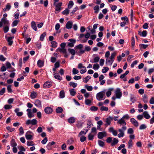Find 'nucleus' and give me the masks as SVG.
Wrapping results in <instances>:
<instances>
[{
    "label": "nucleus",
    "instance_id": "obj_1",
    "mask_svg": "<svg viewBox=\"0 0 154 154\" xmlns=\"http://www.w3.org/2000/svg\"><path fill=\"white\" fill-rule=\"evenodd\" d=\"M57 68H53V75L54 78L59 80L60 81L62 79V77L59 75V73L61 75L64 74V70L63 69H61L59 70V73L57 70Z\"/></svg>",
    "mask_w": 154,
    "mask_h": 154
},
{
    "label": "nucleus",
    "instance_id": "obj_2",
    "mask_svg": "<svg viewBox=\"0 0 154 154\" xmlns=\"http://www.w3.org/2000/svg\"><path fill=\"white\" fill-rule=\"evenodd\" d=\"M105 93L102 91L98 93L96 95V98L99 101L105 99Z\"/></svg>",
    "mask_w": 154,
    "mask_h": 154
},
{
    "label": "nucleus",
    "instance_id": "obj_3",
    "mask_svg": "<svg viewBox=\"0 0 154 154\" xmlns=\"http://www.w3.org/2000/svg\"><path fill=\"white\" fill-rule=\"evenodd\" d=\"M6 26L9 25L10 23L9 21L6 18H3L0 21V28L2 26L3 24Z\"/></svg>",
    "mask_w": 154,
    "mask_h": 154
},
{
    "label": "nucleus",
    "instance_id": "obj_4",
    "mask_svg": "<svg viewBox=\"0 0 154 154\" xmlns=\"http://www.w3.org/2000/svg\"><path fill=\"white\" fill-rule=\"evenodd\" d=\"M113 120V117L111 116H109V117L107 118L105 121V122L106 123L104 125L106 126H107L108 125H109L111 124V122Z\"/></svg>",
    "mask_w": 154,
    "mask_h": 154
},
{
    "label": "nucleus",
    "instance_id": "obj_5",
    "mask_svg": "<svg viewBox=\"0 0 154 154\" xmlns=\"http://www.w3.org/2000/svg\"><path fill=\"white\" fill-rule=\"evenodd\" d=\"M37 122L35 119H33L31 120L28 119L26 122V125H28L29 124H31L32 125H35L37 124Z\"/></svg>",
    "mask_w": 154,
    "mask_h": 154
},
{
    "label": "nucleus",
    "instance_id": "obj_6",
    "mask_svg": "<svg viewBox=\"0 0 154 154\" xmlns=\"http://www.w3.org/2000/svg\"><path fill=\"white\" fill-rule=\"evenodd\" d=\"M115 94L116 98L120 99L121 97L122 94L119 88H118L116 89L115 92Z\"/></svg>",
    "mask_w": 154,
    "mask_h": 154
},
{
    "label": "nucleus",
    "instance_id": "obj_7",
    "mask_svg": "<svg viewBox=\"0 0 154 154\" xmlns=\"http://www.w3.org/2000/svg\"><path fill=\"white\" fill-rule=\"evenodd\" d=\"M117 123L120 125L125 126L126 125V123L124 119L122 118L118 121Z\"/></svg>",
    "mask_w": 154,
    "mask_h": 154
},
{
    "label": "nucleus",
    "instance_id": "obj_8",
    "mask_svg": "<svg viewBox=\"0 0 154 154\" xmlns=\"http://www.w3.org/2000/svg\"><path fill=\"white\" fill-rule=\"evenodd\" d=\"M44 111L46 114H50L52 113L53 110L51 107L48 106L45 108Z\"/></svg>",
    "mask_w": 154,
    "mask_h": 154
},
{
    "label": "nucleus",
    "instance_id": "obj_9",
    "mask_svg": "<svg viewBox=\"0 0 154 154\" xmlns=\"http://www.w3.org/2000/svg\"><path fill=\"white\" fill-rule=\"evenodd\" d=\"M130 122L134 126L137 127L138 126V122L134 118H131L130 119Z\"/></svg>",
    "mask_w": 154,
    "mask_h": 154
},
{
    "label": "nucleus",
    "instance_id": "obj_10",
    "mask_svg": "<svg viewBox=\"0 0 154 154\" xmlns=\"http://www.w3.org/2000/svg\"><path fill=\"white\" fill-rule=\"evenodd\" d=\"M52 85V82H46L43 85V87L45 88H49L51 87Z\"/></svg>",
    "mask_w": 154,
    "mask_h": 154
},
{
    "label": "nucleus",
    "instance_id": "obj_11",
    "mask_svg": "<svg viewBox=\"0 0 154 154\" xmlns=\"http://www.w3.org/2000/svg\"><path fill=\"white\" fill-rule=\"evenodd\" d=\"M68 41L71 42L68 43V46L71 47H73L74 46V44L76 42L75 40L72 39H69Z\"/></svg>",
    "mask_w": 154,
    "mask_h": 154
},
{
    "label": "nucleus",
    "instance_id": "obj_12",
    "mask_svg": "<svg viewBox=\"0 0 154 154\" xmlns=\"http://www.w3.org/2000/svg\"><path fill=\"white\" fill-rule=\"evenodd\" d=\"M32 132L30 131H28L25 134L26 138L27 140H32V136L29 134L31 133Z\"/></svg>",
    "mask_w": 154,
    "mask_h": 154
},
{
    "label": "nucleus",
    "instance_id": "obj_13",
    "mask_svg": "<svg viewBox=\"0 0 154 154\" xmlns=\"http://www.w3.org/2000/svg\"><path fill=\"white\" fill-rule=\"evenodd\" d=\"M73 24L72 22L71 21H68L66 25V27L67 29H71L72 27Z\"/></svg>",
    "mask_w": 154,
    "mask_h": 154
},
{
    "label": "nucleus",
    "instance_id": "obj_14",
    "mask_svg": "<svg viewBox=\"0 0 154 154\" xmlns=\"http://www.w3.org/2000/svg\"><path fill=\"white\" fill-rule=\"evenodd\" d=\"M113 61L112 60L109 58H107L106 60V64L108 66H110L111 65Z\"/></svg>",
    "mask_w": 154,
    "mask_h": 154
},
{
    "label": "nucleus",
    "instance_id": "obj_15",
    "mask_svg": "<svg viewBox=\"0 0 154 154\" xmlns=\"http://www.w3.org/2000/svg\"><path fill=\"white\" fill-rule=\"evenodd\" d=\"M109 131L110 132H112L114 136H116L117 134V131L114 130L113 127L110 128L109 129Z\"/></svg>",
    "mask_w": 154,
    "mask_h": 154
},
{
    "label": "nucleus",
    "instance_id": "obj_16",
    "mask_svg": "<svg viewBox=\"0 0 154 154\" xmlns=\"http://www.w3.org/2000/svg\"><path fill=\"white\" fill-rule=\"evenodd\" d=\"M31 26L32 28L35 31H37V29L36 27V24L35 22L34 21H32L31 23Z\"/></svg>",
    "mask_w": 154,
    "mask_h": 154
},
{
    "label": "nucleus",
    "instance_id": "obj_17",
    "mask_svg": "<svg viewBox=\"0 0 154 154\" xmlns=\"http://www.w3.org/2000/svg\"><path fill=\"white\" fill-rule=\"evenodd\" d=\"M106 134V132H99L98 134V138L100 139H102L103 137L104 134Z\"/></svg>",
    "mask_w": 154,
    "mask_h": 154
},
{
    "label": "nucleus",
    "instance_id": "obj_18",
    "mask_svg": "<svg viewBox=\"0 0 154 154\" xmlns=\"http://www.w3.org/2000/svg\"><path fill=\"white\" fill-rule=\"evenodd\" d=\"M143 115L144 117L146 119H149L150 118V116L148 114V112L146 111L143 112Z\"/></svg>",
    "mask_w": 154,
    "mask_h": 154
},
{
    "label": "nucleus",
    "instance_id": "obj_19",
    "mask_svg": "<svg viewBox=\"0 0 154 154\" xmlns=\"http://www.w3.org/2000/svg\"><path fill=\"white\" fill-rule=\"evenodd\" d=\"M35 105L38 107H42L41 103L40 100H37L35 101Z\"/></svg>",
    "mask_w": 154,
    "mask_h": 154
},
{
    "label": "nucleus",
    "instance_id": "obj_20",
    "mask_svg": "<svg viewBox=\"0 0 154 154\" xmlns=\"http://www.w3.org/2000/svg\"><path fill=\"white\" fill-rule=\"evenodd\" d=\"M11 8V5L9 3L7 4L5 8L3 9V10L4 12L7 11V10L9 11Z\"/></svg>",
    "mask_w": 154,
    "mask_h": 154
},
{
    "label": "nucleus",
    "instance_id": "obj_21",
    "mask_svg": "<svg viewBox=\"0 0 154 154\" xmlns=\"http://www.w3.org/2000/svg\"><path fill=\"white\" fill-rule=\"evenodd\" d=\"M10 144L12 147H16L17 146V143L15 142V140L14 139H12L11 141Z\"/></svg>",
    "mask_w": 154,
    "mask_h": 154
},
{
    "label": "nucleus",
    "instance_id": "obj_22",
    "mask_svg": "<svg viewBox=\"0 0 154 154\" xmlns=\"http://www.w3.org/2000/svg\"><path fill=\"white\" fill-rule=\"evenodd\" d=\"M68 121L69 123H70L73 124L75 122V119L74 117H71L68 119Z\"/></svg>",
    "mask_w": 154,
    "mask_h": 154
},
{
    "label": "nucleus",
    "instance_id": "obj_23",
    "mask_svg": "<svg viewBox=\"0 0 154 154\" xmlns=\"http://www.w3.org/2000/svg\"><path fill=\"white\" fill-rule=\"evenodd\" d=\"M62 5V3L61 2H60L58 4H57V5H55L56 7V10L57 11H59L60 10V7Z\"/></svg>",
    "mask_w": 154,
    "mask_h": 154
},
{
    "label": "nucleus",
    "instance_id": "obj_24",
    "mask_svg": "<svg viewBox=\"0 0 154 154\" xmlns=\"http://www.w3.org/2000/svg\"><path fill=\"white\" fill-rule=\"evenodd\" d=\"M37 64L38 67H42L44 66V62L42 60H39L37 62Z\"/></svg>",
    "mask_w": 154,
    "mask_h": 154
},
{
    "label": "nucleus",
    "instance_id": "obj_25",
    "mask_svg": "<svg viewBox=\"0 0 154 154\" xmlns=\"http://www.w3.org/2000/svg\"><path fill=\"white\" fill-rule=\"evenodd\" d=\"M65 97V93L64 91L62 90L60 91L59 97L61 98H63Z\"/></svg>",
    "mask_w": 154,
    "mask_h": 154
},
{
    "label": "nucleus",
    "instance_id": "obj_26",
    "mask_svg": "<svg viewBox=\"0 0 154 154\" xmlns=\"http://www.w3.org/2000/svg\"><path fill=\"white\" fill-rule=\"evenodd\" d=\"M113 90V88H110L109 89L108 91L106 93L107 97H109L112 94L111 91Z\"/></svg>",
    "mask_w": 154,
    "mask_h": 154
},
{
    "label": "nucleus",
    "instance_id": "obj_27",
    "mask_svg": "<svg viewBox=\"0 0 154 154\" xmlns=\"http://www.w3.org/2000/svg\"><path fill=\"white\" fill-rule=\"evenodd\" d=\"M83 124V123L81 122L80 121H78L77 122L76 126L78 128H80L82 127Z\"/></svg>",
    "mask_w": 154,
    "mask_h": 154
},
{
    "label": "nucleus",
    "instance_id": "obj_28",
    "mask_svg": "<svg viewBox=\"0 0 154 154\" xmlns=\"http://www.w3.org/2000/svg\"><path fill=\"white\" fill-rule=\"evenodd\" d=\"M119 142V140L118 139L116 138H114L113 142L111 143V145L112 146H114L115 145L117 144Z\"/></svg>",
    "mask_w": 154,
    "mask_h": 154
},
{
    "label": "nucleus",
    "instance_id": "obj_29",
    "mask_svg": "<svg viewBox=\"0 0 154 154\" xmlns=\"http://www.w3.org/2000/svg\"><path fill=\"white\" fill-rule=\"evenodd\" d=\"M143 100L145 103H146L148 102V99L147 95L144 94L143 96Z\"/></svg>",
    "mask_w": 154,
    "mask_h": 154
},
{
    "label": "nucleus",
    "instance_id": "obj_30",
    "mask_svg": "<svg viewBox=\"0 0 154 154\" xmlns=\"http://www.w3.org/2000/svg\"><path fill=\"white\" fill-rule=\"evenodd\" d=\"M127 127L125 126H122L121 129H119V131L120 133H124V131L126 130Z\"/></svg>",
    "mask_w": 154,
    "mask_h": 154
},
{
    "label": "nucleus",
    "instance_id": "obj_31",
    "mask_svg": "<svg viewBox=\"0 0 154 154\" xmlns=\"http://www.w3.org/2000/svg\"><path fill=\"white\" fill-rule=\"evenodd\" d=\"M129 71L128 70L126 71L122 75H121L120 76V78L121 79H122L125 78V77L126 76L127 74H128L129 73Z\"/></svg>",
    "mask_w": 154,
    "mask_h": 154
},
{
    "label": "nucleus",
    "instance_id": "obj_32",
    "mask_svg": "<svg viewBox=\"0 0 154 154\" xmlns=\"http://www.w3.org/2000/svg\"><path fill=\"white\" fill-rule=\"evenodd\" d=\"M69 9L68 8H66L62 12V13L64 15H68L69 13Z\"/></svg>",
    "mask_w": 154,
    "mask_h": 154
},
{
    "label": "nucleus",
    "instance_id": "obj_33",
    "mask_svg": "<svg viewBox=\"0 0 154 154\" xmlns=\"http://www.w3.org/2000/svg\"><path fill=\"white\" fill-rule=\"evenodd\" d=\"M57 51H59L60 52H62L63 54L64 53H66V49L65 48H59L57 49Z\"/></svg>",
    "mask_w": 154,
    "mask_h": 154
},
{
    "label": "nucleus",
    "instance_id": "obj_34",
    "mask_svg": "<svg viewBox=\"0 0 154 154\" xmlns=\"http://www.w3.org/2000/svg\"><path fill=\"white\" fill-rule=\"evenodd\" d=\"M37 95V93L33 91L31 93L30 97L32 99H34L36 97Z\"/></svg>",
    "mask_w": 154,
    "mask_h": 154
},
{
    "label": "nucleus",
    "instance_id": "obj_35",
    "mask_svg": "<svg viewBox=\"0 0 154 154\" xmlns=\"http://www.w3.org/2000/svg\"><path fill=\"white\" fill-rule=\"evenodd\" d=\"M148 46V45H145L144 44H140L139 45V47L141 50L142 48L143 49L146 48Z\"/></svg>",
    "mask_w": 154,
    "mask_h": 154
},
{
    "label": "nucleus",
    "instance_id": "obj_36",
    "mask_svg": "<svg viewBox=\"0 0 154 154\" xmlns=\"http://www.w3.org/2000/svg\"><path fill=\"white\" fill-rule=\"evenodd\" d=\"M68 51L72 55H74L75 54V50L74 49L69 48Z\"/></svg>",
    "mask_w": 154,
    "mask_h": 154
},
{
    "label": "nucleus",
    "instance_id": "obj_37",
    "mask_svg": "<svg viewBox=\"0 0 154 154\" xmlns=\"http://www.w3.org/2000/svg\"><path fill=\"white\" fill-rule=\"evenodd\" d=\"M69 92H70V94L72 96H75L76 93L75 89H72L69 90Z\"/></svg>",
    "mask_w": 154,
    "mask_h": 154
},
{
    "label": "nucleus",
    "instance_id": "obj_38",
    "mask_svg": "<svg viewBox=\"0 0 154 154\" xmlns=\"http://www.w3.org/2000/svg\"><path fill=\"white\" fill-rule=\"evenodd\" d=\"M14 37L12 38V37H8L7 39V41L8 42V45L10 46L13 43V42L12 41V39Z\"/></svg>",
    "mask_w": 154,
    "mask_h": 154
},
{
    "label": "nucleus",
    "instance_id": "obj_39",
    "mask_svg": "<svg viewBox=\"0 0 154 154\" xmlns=\"http://www.w3.org/2000/svg\"><path fill=\"white\" fill-rule=\"evenodd\" d=\"M63 109L62 107H59L56 109V112L57 113H59L62 112Z\"/></svg>",
    "mask_w": 154,
    "mask_h": 154
},
{
    "label": "nucleus",
    "instance_id": "obj_40",
    "mask_svg": "<svg viewBox=\"0 0 154 154\" xmlns=\"http://www.w3.org/2000/svg\"><path fill=\"white\" fill-rule=\"evenodd\" d=\"M9 25L6 26L3 28V31L5 33L8 32L9 30Z\"/></svg>",
    "mask_w": 154,
    "mask_h": 154
},
{
    "label": "nucleus",
    "instance_id": "obj_41",
    "mask_svg": "<svg viewBox=\"0 0 154 154\" xmlns=\"http://www.w3.org/2000/svg\"><path fill=\"white\" fill-rule=\"evenodd\" d=\"M57 46V43L55 41H52L51 42V47L55 48Z\"/></svg>",
    "mask_w": 154,
    "mask_h": 154
},
{
    "label": "nucleus",
    "instance_id": "obj_42",
    "mask_svg": "<svg viewBox=\"0 0 154 154\" xmlns=\"http://www.w3.org/2000/svg\"><path fill=\"white\" fill-rule=\"evenodd\" d=\"M46 35V32H43L40 36V40L41 41H43L44 40V38L45 36Z\"/></svg>",
    "mask_w": 154,
    "mask_h": 154
},
{
    "label": "nucleus",
    "instance_id": "obj_43",
    "mask_svg": "<svg viewBox=\"0 0 154 154\" xmlns=\"http://www.w3.org/2000/svg\"><path fill=\"white\" fill-rule=\"evenodd\" d=\"M74 5V3L72 1H70L68 5V7L69 9L72 8Z\"/></svg>",
    "mask_w": 154,
    "mask_h": 154
},
{
    "label": "nucleus",
    "instance_id": "obj_44",
    "mask_svg": "<svg viewBox=\"0 0 154 154\" xmlns=\"http://www.w3.org/2000/svg\"><path fill=\"white\" fill-rule=\"evenodd\" d=\"M130 101L132 103H134L136 101V97L134 95H131L130 97Z\"/></svg>",
    "mask_w": 154,
    "mask_h": 154
},
{
    "label": "nucleus",
    "instance_id": "obj_45",
    "mask_svg": "<svg viewBox=\"0 0 154 154\" xmlns=\"http://www.w3.org/2000/svg\"><path fill=\"white\" fill-rule=\"evenodd\" d=\"M91 77L90 76H87L85 78H84L83 81L85 83H86L88 81V80L91 79Z\"/></svg>",
    "mask_w": 154,
    "mask_h": 154
},
{
    "label": "nucleus",
    "instance_id": "obj_46",
    "mask_svg": "<svg viewBox=\"0 0 154 154\" xmlns=\"http://www.w3.org/2000/svg\"><path fill=\"white\" fill-rule=\"evenodd\" d=\"M94 12L95 13H97L98 12L99 10V8L98 5L95 6L94 8Z\"/></svg>",
    "mask_w": 154,
    "mask_h": 154
},
{
    "label": "nucleus",
    "instance_id": "obj_47",
    "mask_svg": "<svg viewBox=\"0 0 154 154\" xmlns=\"http://www.w3.org/2000/svg\"><path fill=\"white\" fill-rule=\"evenodd\" d=\"M19 21L18 20H15L12 23V26L14 27L17 26L18 23L19 22Z\"/></svg>",
    "mask_w": 154,
    "mask_h": 154
},
{
    "label": "nucleus",
    "instance_id": "obj_48",
    "mask_svg": "<svg viewBox=\"0 0 154 154\" xmlns=\"http://www.w3.org/2000/svg\"><path fill=\"white\" fill-rule=\"evenodd\" d=\"M69 84L70 86H72L73 88H75L76 87L77 85L76 83L72 82H70Z\"/></svg>",
    "mask_w": 154,
    "mask_h": 154
},
{
    "label": "nucleus",
    "instance_id": "obj_49",
    "mask_svg": "<svg viewBox=\"0 0 154 154\" xmlns=\"http://www.w3.org/2000/svg\"><path fill=\"white\" fill-rule=\"evenodd\" d=\"M127 133L131 134H133L134 133V130L132 128H130L128 130Z\"/></svg>",
    "mask_w": 154,
    "mask_h": 154
},
{
    "label": "nucleus",
    "instance_id": "obj_50",
    "mask_svg": "<svg viewBox=\"0 0 154 154\" xmlns=\"http://www.w3.org/2000/svg\"><path fill=\"white\" fill-rule=\"evenodd\" d=\"M133 142L131 140H130L128 142V148H130L132 146Z\"/></svg>",
    "mask_w": 154,
    "mask_h": 154
},
{
    "label": "nucleus",
    "instance_id": "obj_51",
    "mask_svg": "<svg viewBox=\"0 0 154 154\" xmlns=\"http://www.w3.org/2000/svg\"><path fill=\"white\" fill-rule=\"evenodd\" d=\"M20 133L19 135H21L23 134L24 133V131L22 127H20L19 129Z\"/></svg>",
    "mask_w": 154,
    "mask_h": 154
},
{
    "label": "nucleus",
    "instance_id": "obj_52",
    "mask_svg": "<svg viewBox=\"0 0 154 154\" xmlns=\"http://www.w3.org/2000/svg\"><path fill=\"white\" fill-rule=\"evenodd\" d=\"M131 46L132 47L134 48V46L135 45V40H134V37H132L131 38Z\"/></svg>",
    "mask_w": 154,
    "mask_h": 154
},
{
    "label": "nucleus",
    "instance_id": "obj_53",
    "mask_svg": "<svg viewBox=\"0 0 154 154\" xmlns=\"http://www.w3.org/2000/svg\"><path fill=\"white\" fill-rule=\"evenodd\" d=\"M85 87L87 89V90L89 91H91L92 90V87L91 86H89L87 85H85Z\"/></svg>",
    "mask_w": 154,
    "mask_h": 154
},
{
    "label": "nucleus",
    "instance_id": "obj_54",
    "mask_svg": "<svg viewBox=\"0 0 154 154\" xmlns=\"http://www.w3.org/2000/svg\"><path fill=\"white\" fill-rule=\"evenodd\" d=\"M91 110L94 111H96L98 109V107L95 106H92L90 108Z\"/></svg>",
    "mask_w": 154,
    "mask_h": 154
},
{
    "label": "nucleus",
    "instance_id": "obj_55",
    "mask_svg": "<svg viewBox=\"0 0 154 154\" xmlns=\"http://www.w3.org/2000/svg\"><path fill=\"white\" fill-rule=\"evenodd\" d=\"M86 137L84 136H82L80 137V141L82 142H83L85 141L86 140Z\"/></svg>",
    "mask_w": 154,
    "mask_h": 154
},
{
    "label": "nucleus",
    "instance_id": "obj_56",
    "mask_svg": "<svg viewBox=\"0 0 154 154\" xmlns=\"http://www.w3.org/2000/svg\"><path fill=\"white\" fill-rule=\"evenodd\" d=\"M87 122L88 123L87 124V128H90L91 127V125H93L92 123L90 120H88Z\"/></svg>",
    "mask_w": 154,
    "mask_h": 154
},
{
    "label": "nucleus",
    "instance_id": "obj_57",
    "mask_svg": "<svg viewBox=\"0 0 154 154\" xmlns=\"http://www.w3.org/2000/svg\"><path fill=\"white\" fill-rule=\"evenodd\" d=\"M94 135L91 134H89L88 136V139L89 140H92L94 139Z\"/></svg>",
    "mask_w": 154,
    "mask_h": 154
},
{
    "label": "nucleus",
    "instance_id": "obj_58",
    "mask_svg": "<svg viewBox=\"0 0 154 154\" xmlns=\"http://www.w3.org/2000/svg\"><path fill=\"white\" fill-rule=\"evenodd\" d=\"M100 109L102 111H108V107L104 106H102L100 107Z\"/></svg>",
    "mask_w": 154,
    "mask_h": 154
},
{
    "label": "nucleus",
    "instance_id": "obj_59",
    "mask_svg": "<svg viewBox=\"0 0 154 154\" xmlns=\"http://www.w3.org/2000/svg\"><path fill=\"white\" fill-rule=\"evenodd\" d=\"M85 102L86 105H89L91 103V101L89 99H87L85 100Z\"/></svg>",
    "mask_w": 154,
    "mask_h": 154
},
{
    "label": "nucleus",
    "instance_id": "obj_60",
    "mask_svg": "<svg viewBox=\"0 0 154 154\" xmlns=\"http://www.w3.org/2000/svg\"><path fill=\"white\" fill-rule=\"evenodd\" d=\"M74 142V140L72 138H71L69 140L67 141V143L69 144H72Z\"/></svg>",
    "mask_w": 154,
    "mask_h": 154
},
{
    "label": "nucleus",
    "instance_id": "obj_61",
    "mask_svg": "<svg viewBox=\"0 0 154 154\" xmlns=\"http://www.w3.org/2000/svg\"><path fill=\"white\" fill-rule=\"evenodd\" d=\"M12 106L11 105H5L4 106V108L6 109H8L12 107Z\"/></svg>",
    "mask_w": 154,
    "mask_h": 154
},
{
    "label": "nucleus",
    "instance_id": "obj_62",
    "mask_svg": "<svg viewBox=\"0 0 154 154\" xmlns=\"http://www.w3.org/2000/svg\"><path fill=\"white\" fill-rule=\"evenodd\" d=\"M146 126L145 124H142L140 125L139 127V129L142 130L146 128Z\"/></svg>",
    "mask_w": 154,
    "mask_h": 154
},
{
    "label": "nucleus",
    "instance_id": "obj_63",
    "mask_svg": "<svg viewBox=\"0 0 154 154\" xmlns=\"http://www.w3.org/2000/svg\"><path fill=\"white\" fill-rule=\"evenodd\" d=\"M27 145L28 146H33L34 145V142L33 141L27 142Z\"/></svg>",
    "mask_w": 154,
    "mask_h": 154
},
{
    "label": "nucleus",
    "instance_id": "obj_64",
    "mask_svg": "<svg viewBox=\"0 0 154 154\" xmlns=\"http://www.w3.org/2000/svg\"><path fill=\"white\" fill-rule=\"evenodd\" d=\"M6 129L10 132H11L12 131H13L15 129V128H11L10 126L7 127H6Z\"/></svg>",
    "mask_w": 154,
    "mask_h": 154
}]
</instances>
